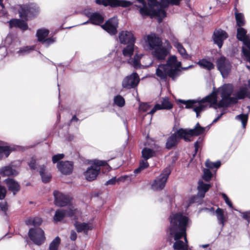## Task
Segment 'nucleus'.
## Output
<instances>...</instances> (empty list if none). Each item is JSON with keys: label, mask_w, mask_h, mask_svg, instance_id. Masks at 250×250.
I'll use <instances>...</instances> for the list:
<instances>
[{"label": "nucleus", "mask_w": 250, "mask_h": 250, "mask_svg": "<svg viewBox=\"0 0 250 250\" xmlns=\"http://www.w3.org/2000/svg\"><path fill=\"white\" fill-rule=\"evenodd\" d=\"M106 164L105 161L95 160L93 165L88 167L83 173L86 180L88 181L95 180L100 171V166L106 165Z\"/></svg>", "instance_id": "0eeeda50"}, {"label": "nucleus", "mask_w": 250, "mask_h": 250, "mask_svg": "<svg viewBox=\"0 0 250 250\" xmlns=\"http://www.w3.org/2000/svg\"><path fill=\"white\" fill-rule=\"evenodd\" d=\"M197 64L201 67L208 70H211L214 68V65L212 62L205 59L199 60Z\"/></svg>", "instance_id": "7c9ffc66"}, {"label": "nucleus", "mask_w": 250, "mask_h": 250, "mask_svg": "<svg viewBox=\"0 0 250 250\" xmlns=\"http://www.w3.org/2000/svg\"><path fill=\"white\" fill-rule=\"evenodd\" d=\"M205 165L208 168H218L221 166V162L220 161H217L213 163L208 160L206 162Z\"/></svg>", "instance_id": "37998d69"}, {"label": "nucleus", "mask_w": 250, "mask_h": 250, "mask_svg": "<svg viewBox=\"0 0 250 250\" xmlns=\"http://www.w3.org/2000/svg\"><path fill=\"white\" fill-rule=\"evenodd\" d=\"M222 197L224 199V200H225V202L229 200L228 197L225 193H222Z\"/></svg>", "instance_id": "338daca9"}, {"label": "nucleus", "mask_w": 250, "mask_h": 250, "mask_svg": "<svg viewBox=\"0 0 250 250\" xmlns=\"http://www.w3.org/2000/svg\"><path fill=\"white\" fill-rule=\"evenodd\" d=\"M173 107L172 104L170 102L167 97L163 98L161 104H156L153 108H152L148 114H153L156 110L160 109H170Z\"/></svg>", "instance_id": "aec40b11"}, {"label": "nucleus", "mask_w": 250, "mask_h": 250, "mask_svg": "<svg viewBox=\"0 0 250 250\" xmlns=\"http://www.w3.org/2000/svg\"><path fill=\"white\" fill-rule=\"evenodd\" d=\"M170 5L169 0H161L159 3L156 0H149L148 7H141L140 13L143 16H149L157 17L159 22L167 16L166 9Z\"/></svg>", "instance_id": "20e7f679"}, {"label": "nucleus", "mask_w": 250, "mask_h": 250, "mask_svg": "<svg viewBox=\"0 0 250 250\" xmlns=\"http://www.w3.org/2000/svg\"><path fill=\"white\" fill-rule=\"evenodd\" d=\"M0 174L3 176H16L18 174V171L10 166H5L0 169Z\"/></svg>", "instance_id": "bb28decb"}, {"label": "nucleus", "mask_w": 250, "mask_h": 250, "mask_svg": "<svg viewBox=\"0 0 250 250\" xmlns=\"http://www.w3.org/2000/svg\"><path fill=\"white\" fill-rule=\"evenodd\" d=\"M60 243L61 239L60 237L57 236L50 244L49 250H58Z\"/></svg>", "instance_id": "79ce46f5"}, {"label": "nucleus", "mask_w": 250, "mask_h": 250, "mask_svg": "<svg viewBox=\"0 0 250 250\" xmlns=\"http://www.w3.org/2000/svg\"><path fill=\"white\" fill-rule=\"evenodd\" d=\"M77 211L73 207H70L69 209H57L54 216V221L56 222L62 221L65 217H72Z\"/></svg>", "instance_id": "4468645a"}, {"label": "nucleus", "mask_w": 250, "mask_h": 250, "mask_svg": "<svg viewBox=\"0 0 250 250\" xmlns=\"http://www.w3.org/2000/svg\"><path fill=\"white\" fill-rule=\"evenodd\" d=\"M119 39L122 44H134L135 38L131 31H122L119 34Z\"/></svg>", "instance_id": "6ab92c4d"}, {"label": "nucleus", "mask_w": 250, "mask_h": 250, "mask_svg": "<svg viewBox=\"0 0 250 250\" xmlns=\"http://www.w3.org/2000/svg\"><path fill=\"white\" fill-rule=\"evenodd\" d=\"M0 208L1 210L6 213V211L8 209L7 203L6 202H0Z\"/></svg>", "instance_id": "603ef678"}, {"label": "nucleus", "mask_w": 250, "mask_h": 250, "mask_svg": "<svg viewBox=\"0 0 250 250\" xmlns=\"http://www.w3.org/2000/svg\"><path fill=\"white\" fill-rule=\"evenodd\" d=\"M77 237V235L76 232L74 230H72L70 234V238L72 241H75Z\"/></svg>", "instance_id": "13d9d810"}, {"label": "nucleus", "mask_w": 250, "mask_h": 250, "mask_svg": "<svg viewBox=\"0 0 250 250\" xmlns=\"http://www.w3.org/2000/svg\"><path fill=\"white\" fill-rule=\"evenodd\" d=\"M172 43L184 59L189 60L191 59V56L187 53L186 50L183 47V45L179 42L177 39L173 40Z\"/></svg>", "instance_id": "4be33fe9"}, {"label": "nucleus", "mask_w": 250, "mask_h": 250, "mask_svg": "<svg viewBox=\"0 0 250 250\" xmlns=\"http://www.w3.org/2000/svg\"><path fill=\"white\" fill-rule=\"evenodd\" d=\"M247 88L245 87H240V89L236 93L234 97L236 100V103H237L238 100H241L244 99L247 96Z\"/></svg>", "instance_id": "58836bf2"}, {"label": "nucleus", "mask_w": 250, "mask_h": 250, "mask_svg": "<svg viewBox=\"0 0 250 250\" xmlns=\"http://www.w3.org/2000/svg\"><path fill=\"white\" fill-rule=\"evenodd\" d=\"M216 66L223 78L228 77L231 70V64L224 56H221L216 61Z\"/></svg>", "instance_id": "9b49d317"}, {"label": "nucleus", "mask_w": 250, "mask_h": 250, "mask_svg": "<svg viewBox=\"0 0 250 250\" xmlns=\"http://www.w3.org/2000/svg\"><path fill=\"white\" fill-rule=\"evenodd\" d=\"M223 114H224V113H222L220 115H218L217 116V117H216L215 119H214L213 120L211 124H213L215 123L216 122H217L219 120V119L222 117V116L223 115Z\"/></svg>", "instance_id": "e2e57ef3"}, {"label": "nucleus", "mask_w": 250, "mask_h": 250, "mask_svg": "<svg viewBox=\"0 0 250 250\" xmlns=\"http://www.w3.org/2000/svg\"><path fill=\"white\" fill-rule=\"evenodd\" d=\"M181 63L177 61L175 56H170L165 64H160L156 70V75L160 80L166 81L167 76L174 80L179 75Z\"/></svg>", "instance_id": "39448f33"}, {"label": "nucleus", "mask_w": 250, "mask_h": 250, "mask_svg": "<svg viewBox=\"0 0 250 250\" xmlns=\"http://www.w3.org/2000/svg\"><path fill=\"white\" fill-rule=\"evenodd\" d=\"M170 225L167 229L168 239L170 243L175 242L173 245L174 250H188V240L186 237V229L189 219L181 213H172L170 217Z\"/></svg>", "instance_id": "f03ea898"}, {"label": "nucleus", "mask_w": 250, "mask_h": 250, "mask_svg": "<svg viewBox=\"0 0 250 250\" xmlns=\"http://www.w3.org/2000/svg\"><path fill=\"white\" fill-rule=\"evenodd\" d=\"M28 165L31 169L39 170L43 182L47 183L50 181L51 175L48 174H45V166L44 164L42 165H39V163H37L36 161L33 158H32L28 163Z\"/></svg>", "instance_id": "f8f14e48"}, {"label": "nucleus", "mask_w": 250, "mask_h": 250, "mask_svg": "<svg viewBox=\"0 0 250 250\" xmlns=\"http://www.w3.org/2000/svg\"><path fill=\"white\" fill-rule=\"evenodd\" d=\"M234 9L235 19L236 21L237 25L239 27H241L245 24V19L244 15L242 13H239L237 12V9L235 7Z\"/></svg>", "instance_id": "e433bc0d"}, {"label": "nucleus", "mask_w": 250, "mask_h": 250, "mask_svg": "<svg viewBox=\"0 0 250 250\" xmlns=\"http://www.w3.org/2000/svg\"><path fill=\"white\" fill-rule=\"evenodd\" d=\"M84 14L87 17L89 18V20L84 23H83V24H87V23L89 22V21H90V16L92 15V14L89 12V11H86V10H85L84 11Z\"/></svg>", "instance_id": "052dcab7"}, {"label": "nucleus", "mask_w": 250, "mask_h": 250, "mask_svg": "<svg viewBox=\"0 0 250 250\" xmlns=\"http://www.w3.org/2000/svg\"><path fill=\"white\" fill-rule=\"evenodd\" d=\"M177 133V131L169 137L166 143V147L167 149H170L176 146L179 141L180 139H182Z\"/></svg>", "instance_id": "a878e982"}, {"label": "nucleus", "mask_w": 250, "mask_h": 250, "mask_svg": "<svg viewBox=\"0 0 250 250\" xmlns=\"http://www.w3.org/2000/svg\"><path fill=\"white\" fill-rule=\"evenodd\" d=\"M142 155L143 158L147 160L148 159L153 157L155 155V152L152 149L145 147L142 151Z\"/></svg>", "instance_id": "f704fd0d"}, {"label": "nucleus", "mask_w": 250, "mask_h": 250, "mask_svg": "<svg viewBox=\"0 0 250 250\" xmlns=\"http://www.w3.org/2000/svg\"><path fill=\"white\" fill-rule=\"evenodd\" d=\"M215 213L216 214L219 223L222 225V227H223L224 226L225 222L226 221L223 210L218 208L216 210Z\"/></svg>", "instance_id": "c9c22d12"}, {"label": "nucleus", "mask_w": 250, "mask_h": 250, "mask_svg": "<svg viewBox=\"0 0 250 250\" xmlns=\"http://www.w3.org/2000/svg\"><path fill=\"white\" fill-rule=\"evenodd\" d=\"M8 23L10 28L13 27L19 28L25 31L27 29V24L24 21L18 19H12Z\"/></svg>", "instance_id": "b1692460"}, {"label": "nucleus", "mask_w": 250, "mask_h": 250, "mask_svg": "<svg viewBox=\"0 0 250 250\" xmlns=\"http://www.w3.org/2000/svg\"><path fill=\"white\" fill-rule=\"evenodd\" d=\"M144 47L151 52L152 55L158 60H164L171 48L170 43L166 42L164 44L162 40L156 34L151 33L144 37Z\"/></svg>", "instance_id": "7ed1b4c3"}, {"label": "nucleus", "mask_w": 250, "mask_h": 250, "mask_svg": "<svg viewBox=\"0 0 250 250\" xmlns=\"http://www.w3.org/2000/svg\"><path fill=\"white\" fill-rule=\"evenodd\" d=\"M118 20L117 17H113L109 19L102 26V27L109 34L115 35L117 32Z\"/></svg>", "instance_id": "dca6fc26"}, {"label": "nucleus", "mask_w": 250, "mask_h": 250, "mask_svg": "<svg viewBox=\"0 0 250 250\" xmlns=\"http://www.w3.org/2000/svg\"><path fill=\"white\" fill-rule=\"evenodd\" d=\"M13 42V38L11 35H8L5 40V45L6 46L12 45Z\"/></svg>", "instance_id": "09e8293b"}, {"label": "nucleus", "mask_w": 250, "mask_h": 250, "mask_svg": "<svg viewBox=\"0 0 250 250\" xmlns=\"http://www.w3.org/2000/svg\"><path fill=\"white\" fill-rule=\"evenodd\" d=\"M182 0H169L170 4L172 5H179Z\"/></svg>", "instance_id": "bf43d9fd"}, {"label": "nucleus", "mask_w": 250, "mask_h": 250, "mask_svg": "<svg viewBox=\"0 0 250 250\" xmlns=\"http://www.w3.org/2000/svg\"><path fill=\"white\" fill-rule=\"evenodd\" d=\"M204 174L202 176L203 179L206 181H209L212 176V174L208 169H204Z\"/></svg>", "instance_id": "c03bdc74"}, {"label": "nucleus", "mask_w": 250, "mask_h": 250, "mask_svg": "<svg viewBox=\"0 0 250 250\" xmlns=\"http://www.w3.org/2000/svg\"><path fill=\"white\" fill-rule=\"evenodd\" d=\"M63 154H58L57 155H55L52 157V162L54 164L56 163L59 160L63 159Z\"/></svg>", "instance_id": "8fccbe9b"}, {"label": "nucleus", "mask_w": 250, "mask_h": 250, "mask_svg": "<svg viewBox=\"0 0 250 250\" xmlns=\"http://www.w3.org/2000/svg\"><path fill=\"white\" fill-rule=\"evenodd\" d=\"M171 167L170 166L166 167L161 174L158 177L151 185V188L153 190L159 191L163 189L165 187L167 179L171 173Z\"/></svg>", "instance_id": "6e6552de"}, {"label": "nucleus", "mask_w": 250, "mask_h": 250, "mask_svg": "<svg viewBox=\"0 0 250 250\" xmlns=\"http://www.w3.org/2000/svg\"><path fill=\"white\" fill-rule=\"evenodd\" d=\"M139 80L138 74L136 73H133L123 80L122 86L126 89L134 88L138 85Z\"/></svg>", "instance_id": "2eb2a0df"}, {"label": "nucleus", "mask_w": 250, "mask_h": 250, "mask_svg": "<svg viewBox=\"0 0 250 250\" xmlns=\"http://www.w3.org/2000/svg\"><path fill=\"white\" fill-rule=\"evenodd\" d=\"M55 204L58 206L63 207L68 205L71 198L67 194H63L58 191L54 192Z\"/></svg>", "instance_id": "f3484780"}, {"label": "nucleus", "mask_w": 250, "mask_h": 250, "mask_svg": "<svg viewBox=\"0 0 250 250\" xmlns=\"http://www.w3.org/2000/svg\"><path fill=\"white\" fill-rule=\"evenodd\" d=\"M142 55L136 54L133 59H129L128 63L133 66L135 68H139L141 67L140 59Z\"/></svg>", "instance_id": "2f4dec72"}, {"label": "nucleus", "mask_w": 250, "mask_h": 250, "mask_svg": "<svg viewBox=\"0 0 250 250\" xmlns=\"http://www.w3.org/2000/svg\"><path fill=\"white\" fill-rule=\"evenodd\" d=\"M34 47L25 46L21 48L18 52L21 55H24L29 53L31 50H33Z\"/></svg>", "instance_id": "a18cd8bd"}, {"label": "nucleus", "mask_w": 250, "mask_h": 250, "mask_svg": "<svg viewBox=\"0 0 250 250\" xmlns=\"http://www.w3.org/2000/svg\"><path fill=\"white\" fill-rule=\"evenodd\" d=\"M12 151V148L7 146H0V160L3 157L7 158Z\"/></svg>", "instance_id": "473e14b6"}, {"label": "nucleus", "mask_w": 250, "mask_h": 250, "mask_svg": "<svg viewBox=\"0 0 250 250\" xmlns=\"http://www.w3.org/2000/svg\"><path fill=\"white\" fill-rule=\"evenodd\" d=\"M56 42V38L52 37L50 38H46L45 40H44L42 43L45 46L47 47L49 46L50 44H53Z\"/></svg>", "instance_id": "49530a36"}, {"label": "nucleus", "mask_w": 250, "mask_h": 250, "mask_svg": "<svg viewBox=\"0 0 250 250\" xmlns=\"http://www.w3.org/2000/svg\"><path fill=\"white\" fill-rule=\"evenodd\" d=\"M235 119L240 121L242 123V127L245 128L248 119V115L246 114H241L235 117Z\"/></svg>", "instance_id": "ea45409f"}, {"label": "nucleus", "mask_w": 250, "mask_h": 250, "mask_svg": "<svg viewBox=\"0 0 250 250\" xmlns=\"http://www.w3.org/2000/svg\"><path fill=\"white\" fill-rule=\"evenodd\" d=\"M96 2L99 5L110 6L112 7H127L132 4L131 1L127 0H96Z\"/></svg>", "instance_id": "ddd939ff"}, {"label": "nucleus", "mask_w": 250, "mask_h": 250, "mask_svg": "<svg viewBox=\"0 0 250 250\" xmlns=\"http://www.w3.org/2000/svg\"><path fill=\"white\" fill-rule=\"evenodd\" d=\"M28 234L31 240L37 245L40 246L45 241L44 232L41 228H31Z\"/></svg>", "instance_id": "9d476101"}, {"label": "nucleus", "mask_w": 250, "mask_h": 250, "mask_svg": "<svg viewBox=\"0 0 250 250\" xmlns=\"http://www.w3.org/2000/svg\"><path fill=\"white\" fill-rule=\"evenodd\" d=\"M8 189L12 191L14 195H15L18 192L20 188V186L18 183L13 179L8 178L5 181Z\"/></svg>", "instance_id": "393cba45"}, {"label": "nucleus", "mask_w": 250, "mask_h": 250, "mask_svg": "<svg viewBox=\"0 0 250 250\" xmlns=\"http://www.w3.org/2000/svg\"><path fill=\"white\" fill-rule=\"evenodd\" d=\"M211 187V185L210 184L205 183L203 181L199 180L198 183L197 195L201 198H204L206 192Z\"/></svg>", "instance_id": "5701e85b"}, {"label": "nucleus", "mask_w": 250, "mask_h": 250, "mask_svg": "<svg viewBox=\"0 0 250 250\" xmlns=\"http://www.w3.org/2000/svg\"><path fill=\"white\" fill-rule=\"evenodd\" d=\"M142 169H144L148 167V163L147 160H143L140 163L139 166Z\"/></svg>", "instance_id": "5fc2aeb1"}, {"label": "nucleus", "mask_w": 250, "mask_h": 250, "mask_svg": "<svg viewBox=\"0 0 250 250\" xmlns=\"http://www.w3.org/2000/svg\"><path fill=\"white\" fill-rule=\"evenodd\" d=\"M49 33V30L46 29H40L38 30L36 33L38 40L42 42L48 36Z\"/></svg>", "instance_id": "72a5a7b5"}, {"label": "nucleus", "mask_w": 250, "mask_h": 250, "mask_svg": "<svg viewBox=\"0 0 250 250\" xmlns=\"http://www.w3.org/2000/svg\"><path fill=\"white\" fill-rule=\"evenodd\" d=\"M57 167L62 173L65 175L69 174L72 172L73 163L70 161H62L58 163Z\"/></svg>", "instance_id": "412c9836"}, {"label": "nucleus", "mask_w": 250, "mask_h": 250, "mask_svg": "<svg viewBox=\"0 0 250 250\" xmlns=\"http://www.w3.org/2000/svg\"><path fill=\"white\" fill-rule=\"evenodd\" d=\"M205 127H202L199 123H197L195 127L193 129H183L180 128L177 131V133L179 136L183 139L186 141H190L189 139L192 136H198L204 133Z\"/></svg>", "instance_id": "423d86ee"}, {"label": "nucleus", "mask_w": 250, "mask_h": 250, "mask_svg": "<svg viewBox=\"0 0 250 250\" xmlns=\"http://www.w3.org/2000/svg\"><path fill=\"white\" fill-rule=\"evenodd\" d=\"M202 141V139L199 138L198 140L195 143L194 147H195V153H197L198 150V148L200 147V144Z\"/></svg>", "instance_id": "864d4df0"}, {"label": "nucleus", "mask_w": 250, "mask_h": 250, "mask_svg": "<svg viewBox=\"0 0 250 250\" xmlns=\"http://www.w3.org/2000/svg\"><path fill=\"white\" fill-rule=\"evenodd\" d=\"M150 107L147 103H141L139 106V110L140 112H146L149 110Z\"/></svg>", "instance_id": "de8ad7c7"}, {"label": "nucleus", "mask_w": 250, "mask_h": 250, "mask_svg": "<svg viewBox=\"0 0 250 250\" xmlns=\"http://www.w3.org/2000/svg\"><path fill=\"white\" fill-rule=\"evenodd\" d=\"M222 197L224 199V200H225V202L229 200L228 197L225 193H222Z\"/></svg>", "instance_id": "774afa93"}, {"label": "nucleus", "mask_w": 250, "mask_h": 250, "mask_svg": "<svg viewBox=\"0 0 250 250\" xmlns=\"http://www.w3.org/2000/svg\"><path fill=\"white\" fill-rule=\"evenodd\" d=\"M222 197L224 199V200H225V202L229 200L228 197L225 193H222Z\"/></svg>", "instance_id": "69168bd1"}, {"label": "nucleus", "mask_w": 250, "mask_h": 250, "mask_svg": "<svg viewBox=\"0 0 250 250\" xmlns=\"http://www.w3.org/2000/svg\"><path fill=\"white\" fill-rule=\"evenodd\" d=\"M42 222V218L39 217H29L25 220V223L27 226H39Z\"/></svg>", "instance_id": "c756f323"}, {"label": "nucleus", "mask_w": 250, "mask_h": 250, "mask_svg": "<svg viewBox=\"0 0 250 250\" xmlns=\"http://www.w3.org/2000/svg\"><path fill=\"white\" fill-rule=\"evenodd\" d=\"M116 182H117V180H116V178L113 177V178H111V179L106 181L105 185H114Z\"/></svg>", "instance_id": "4d7b16f0"}, {"label": "nucleus", "mask_w": 250, "mask_h": 250, "mask_svg": "<svg viewBox=\"0 0 250 250\" xmlns=\"http://www.w3.org/2000/svg\"><path fill=\"white\" fill-rule=\"evenodd\" d=\"M6 193V190L4 187L0 185V200L3 199Z\"/></svg>", "instance_id": "3c124183"}, {"label": "nucleus", "mask_w": 250, "mask_h": 250, "mask_svg": "<svg viewBox=\"0 0 250 250\" xmlns=\"http://www.w3.org/2000/svg\"><path fill=\"white\" fill-rule=\"evenodd\" d=\"M39 7L33 4L23 5L19 10L20 16L22 19L28 20L35 17L39 13Z\"/></svg>", "instance_id": "1a4fd4ad"}, {"label": "nucleus", "mask_w": 250, "mask_h": 250, "mask_svg": "<svg viewBox=\"0 0 250 250\" xmlns=\"http://www.w3.org/2000/svg\"><path fill=\"white\" fill-rule=\"evenodd\" d=\"M221 96L222 97L218 103H217V96L216 92H213L209 95L199 100H180V102L186 105L187 108H192L196 113V117H200V113L205 110L210 104V106H213L216 109L217 107H228L231 104H236V99L234 97H231L233 90V87L231 84H225L220 88Z\"/></svg>", "instance_id": "f257e3e1"}, {"label": "nucleus", "mask_w": 250, "mask_h": 250, "mask_svg": "<svg viewBox=\"0 0 250 250\" xmlns=\"http://www.w3.org/2000/svg\"><path fill=\"white\" fill-rule=\"evenodd\" d=\"M104 21V18L102 15L98 13H94L90 16L89 22L93 24L100 25Z\"/></svg>", "instance_id": "c85d7f7f"}, {"label": "nucleus", "mask_w": 250, "mask_h": 250, "mask_svg": "<svg viewBox=\"0 0 250 250\" xmlns=\"http://www.w3.org/2000/svg\"><path fill=\"white\" fill-rule=\"evenodd\" d=\"M136 0L138 2H139V3L142 4L144 6L143 7H148V6L146 5V3L144 0Z\"/></svg>", "instance_id": "0e129e2a"}, {"label": "nucleus", "mask_w": 250, "mask_h": 250, "mask_svg": "<svg viewBox=\"0 0 250 250\" xmlns=\"http://www.w3.org/2000/svg\"><path fill=\"white\" fill-rule=\"evenodd\" d=\"M242 214L243 218L247 220L248 222H249L250 221V210L244 212Z\"/></svg>", "instance_id": "6e6d98bb"}, {"label": "nucleus", "mask_w": 250, "mask_h": 250, "mask_svg": "<svg viewBox=\"0 0 250 250\" xmlns=\"http://www.w3.org/2000/svg\"><path fill=\"white\" fill-rule=\"evenodd\" d=\"M75 226L78 232H83L85 234L87 233L88 230L92 229V226H90L88 223H81L77 222L75 224Z\"/></svg>", "instance_id": "cd10ccee"}, {"label": "nucleus", "mask_w": 250, "mask_h": 250, "mask_svg": "<svg viewBox=\"0 0 250 250\" xmlns=\"http://www.w3.org/2000/svg\"><path fill=\"white\" fill-rule=\"evenodd\" d=\"M0 8L1 9V12L2 14L5 15L6 14L5 11L3 10L4 8V5L3 3V0H0Z\"/></svg>", "instance_id": "680f3d73"}, {"label": "nucleus", "mask_w": 250, "mask_h": 250, "mask_svg": "<svg viewBox=\"0 0 250 250\" xmlns=\"http://www.w3.org/2000/svg\"><path fill=\"white\" fill-rule=\"evenodd\" d=\"M228 37L226 31L221 29H216L214 31L213 40L214 43L216 44L219 48L223 45V42Z\"/></svg>", "instance_id": "a211bd4d"}, {"label": "nucleus", "mask_w": 250, "mask_h": 250, "mask_svg": "<svg viewBox=\"0 0 250 250\" xmlns=\"http://www.w3.org/2000/svg\"><path fill=\"white\" fill-rule=\"evenodd\" d=\"M114 104L119 107H122L125 104V100L122 96L118 95L114 97Z\"/></svg>", "instance_id": "a19ab883"}, {"label": "nucleus", "mask_w": 250, "mask_h": 250, "mask_svg": "<svg viewBox=\"0 0 250 250\" xmlns=\"http://www.w3.org/2000/svg\"><path fill=\"white\" fill-rule=\"evenodd\" d=\"M134 44H128L123 50V54L125 57L130 58L132 56L134 52Z\"/></svg>", "instance_id": "4c0bfd02"}]
</instances>
